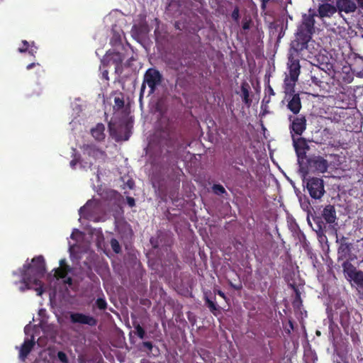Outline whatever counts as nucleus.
Listing matches in <instances>:
<instances>
[{
  "mask_svg": "<svg viewBox=\"0 0 363 363\" xmlns=\"http://www.w3.org/2000/svg\"><path fill=\"white\" fill-rule=\"evenodd\" d=\"M335 5L337 11L346 13L354 12L357 9L356 4L352 0H337Z\"/></svg>",
  "mask_w": 363,
  "mask_h": 363,
  "instance_id": "obj_15",
  "label": "nucleus"
},
{
  "mask_svg": "<svg viewBox=\"0 0 363 363\" xmlns=\"http://www.w3.org/2000/svg\"><path fill=\"white\" fill-rule=\"evenodd\" d=\"M96 306L100 310H105L107 308L106 301L104 298H98L96 301Z\"/></svg>",
  "mask_w": 363,
  "mask_h": 363,
  "instance_id": "obj_35",
  "label": "nucleus"
},
{
  "mask_svg": "<svg viewBox=\"0 0 363 363\" xmlns=\"http://www.w3.org/2000/svg\"><path fill=\"white\" fill-rule=\"evenodd\" d=\"M286 98L289 97L287 108L294 114L297 115L301 109V101L299 94L295 93V90L291 93H285Z\"/></svg>",
  "mask_w": 363,
  "mask_h": 363,
  "instance_id": "obj_13",
  "label": "nucleus"
},
{
  "mask_svg": "<svg viewBox=\"0 0 363 363\" xmlns=\"http://www.w3.org/2000/svg\"><path fill=\"white\" fill-rule=\"evenodd\" d=\"M230 286L235 290H240L242 289V285L240 284L238 285L233 284L231 281L229 283Z\"/></svg>",
  "mask_w": 363,
  "mask_h": 363,
  "instance_id": "obj_48",
  "label": "nucleus"
},
{
  "mask_svg": "<svg viewBox=\"0 0 363 363\" xmlns=\"http://www.w3.org/2000/svg\"><path fill=\"white\" fill-rule=\"evenodd\" d=\"M127 203L130 207H133L135 206V201L133 197L127 196L126 197Z\"/></svg>",
  "mask_w": 363,
  "mask_h": 363,
  "instance_id": "obj_42",
  "label": "nucleus"
},
{
  "mask_svg": "<svg viewBox=\"0 0 363 363\" xmlns=\"http://www.w3.org/2000/svg\"><path fill=\"white\" fill-rule=\"evenodd\" d=\"M342 108H347L348 107V104H346V106H344V105L340 106Z\"/></svg>",
  "mask_w": 363,
  "mask_h": 363,
  "instance_id": "obj_57",
  "label": "nucleus"
},
{
  "mask_svg": "<svg viewBox=\"0 0 363 363\" xmlns=\"http://www.w3.org/2000/svg\"><path fill=\"white\" fill-rule=\"evenodd\" d=\"M142 346L147 348L148 352H151L153 348V345L150 341L143 342Z\"/></svg>",
  "mask_w": 363,
  "mask_h": 363,
  "instance_id": "obj_40",
  "label": "nucleus"
},
{
  "mask_svg": "<svg viewBox=\"0 0 363 363\" xmlns=\"http://www.w3.org/2000/svg\"><path fill=\"white\" fill-rule=\"evenodd\" d=\"M133 35L137 38H144L150 32L148 23L146 21L134 25L132 28Z\"/></svg>",
  "mask_w": 363,
  "mask_h": 363,
  "instance_id": "obj_17",
  "label": "nucleus"
},
{
  "mask_svg": "<svg viewBox=\"0 0 363 363\" xmlns=\"http://www.w3.org/2000/svg\"><path fill=\"white\" fill-rule=\"evenodd\" d=\"M362 296H363V292L362 293Z\"/></svg>",
  "mask_w": 363,
  "mask_h": 363,
  "instance_id": "obj_63",
  "label": "nucleus"
},
{
  "mask_svg": "<svg viewBox=\"0 0 363 363\" xmlns=\"http://www.w3.org/2000/svg\"><path fill=\"white\" fill-rule=\"evenodd\" d=\"M35 46V43L34 42H32V44H31V48L34 47Z\"/></svg>",
  "mask_w": 363,
  "mask_h": 363,
  "instance_id": "obj_59",
  "label": "nucleus"
},
{
  "mask_svg": "<svg viewBox=\"0 0 363 363\" xmlns=\"http://www.w3.org/2000/svg\"><path fill=\"white\" fill-rule=\"evenodd\" d=\"M36 50H37V48L35 47V48H31L30 49H28V53L33 56H35V53H36Z\"/></svg>",
  "mask_w": 363,
  "mask_h": 363,
  "instance_id": "obj_50",
  "label": "nucleus"
},
{
  "mask_svg": "<svg viewBox=\"0 0 363 363\" xmlns=\"http://www.w3.org/2000/svg\"><path fill=\"white\" fill-rule=\"evenodd\" d=\"M358 4L359 6L363 9V0H358Z\"/></svg>",
  "mask_w": 363,
  "mask_h": 363,
  "instance_id": "obj_56",
  "label": "nucleus"
},
{
  "mask_svg": "<svg viewBox=\"0 0 363 363\" xmlns=\"http://www.w3.org/2000/svg\"><path fill=\"white\" fill-rule=\"evenodd\" d=\"M104 131L105 125L102 123H99L91 129V134L96 140L101 142L104 140L106 137Z\"/></svg>",
  "mask_w": 363,
  "mask_h": 363,
  "instance_id": "obj_20",
  "label": "nucleus"
},
{
  "mask_svg": "<svg viewBox=\"0 0 363 363\" xmlns=\"http://www.w3.org/2000/svg\"><path fill=\"white\" fill-rule=\"evenodd\" d=\"M322 218L328 224L335 223L337 220L336 210L335 206L331 204L326 205L322 211V217H313V220L316 225L315 231L317 232L318 236L323 235L326 228L325 223L322 220Z\"/></svg>",
  "mask_w": 363,
  "mask_h": 363,
  "instance_id": "obj_4",
  "label": "nucleus"
},
{
  "mask_svg": "<svg viewBox=\"0 0 363 363\" xmlns=\"http://www.w3.org/2000/svg\"><path fill=\"white\" fill-rule=\"evenodd\" d=\"M289 121L291 122L289 125L290 133L297 135H301L306 128V118L305 116H289Z\"/></svg>",
  "mask_w": 363,
  "mask_h": 363,
  "instance_id": "obj_9",
  "label": "nucleus"
},
{
  "mask_svg": "<svg viewBox=\"0 0 363 363\" xmlns=\"http://www.w3.org/2000/svg\"><path fill=\"white\" fill-rule=\"evenodd\" d=\"M155 21H156L157 23H158V22H159V20H158L157 18H155Z\"/></svg>",
  "mask_w": 363,
  "mask_h": 363,
  "instance_id": "obj_61",
  "label": "nucleus"
},
{
  "mask_svg": "<svg viewBox=\"0 0 363 363\" xmlns=\"http://www.w3.org/2000/svg\"><path fill=\"white\" fill-rule=\"evenodd\" d=\"M81 149L84 155L94 158L95 160L104 161L106 157L105 151L101 150L94 144H84L81 147Z\"/></svg>",
  "mask_w": 363,
  "mask_h": 363,
  "instance_id": "obj_11",
  "label": "nucleus"
},
{
  "mask_svg": "<svg viewBox=\"0 0 363 363\" xmlns=\"http://www.w3.org/2000/svg\"><path fill=\"white\" fill-rule=\"evenodd\" d=\"M303 183L312 199H320L325 193L324 182L321 178L309 177L305 178Z\"/></svg>",
  "mask_w": 363,
  "mask_h": 363,
  "instance_id": "obj_5",
  "label": "nucleus"
},
{
  "mask_svg": "<svg viewBox=\"0 0 363 363\" xmlns=\"http://www.w3.org/2000/svg\"><path fill=\"white\" fill-rule=\"evenodd\" d=\"M318 11L320 18H330L337 12L336 5L334 6L329 3L320 4Z\"/></svg>",
  "mask_w": 363,
  "mask_h": 363,
  "instance_id": "obj_16",
  "label": "nucleus"
},
{
  "mask_svg": "<svg viewBox=\"0 0 363 363\" xmlns=\"http://www.w3.org/2000/svg\"><path fill=\"white\" fill-rule=\"evenodd\" d=\"M163 76L156 68H149L143 76V83L140 87L139 100L141 102L144 96L146 85L149 87L148 96L153 94L157 88L161 85Z\"/></svg>",
  "mask_w": 363,
  "mask_h": 363,
  "instance_id": "obj_3",
  "label": "nucleus"
},
{
  "mask_svg": "<svg viewBox=\"0 0 363 363\" xmlns=\"http://www.w3.org/2000/svg\"><path fill=\"white\" fill-rule=\"evenodd\" d=\"M222 133H223V134H226V133H226V131H225L224 129H223V130H222Z\"/></svg>",
  "mask_w": 363,
  "mask_h": 363,
  "instance_id": "obj_58",
  "label": "nucleus"
},
{
  "mask_svg": "<svg viewBox=\"0 0 363 363\" xmlns=\"http://www.w3.org/2000/svg\"><path fill=\"white\" fill-rule=\"evenodd\" d=\"M261 2H262V4H261V9L264 11L266 9V8H267V4L264 2V1H261Z\"/></svg>",
  "mask_w": 363,
  "mask_h": 363,
  "instance_id": "obj_53",
  "label": "nucleus"
},
{
  "mask_svg": "<svg viewBox=\"0 0 363 363\" xmlns=\"http://www.w3.org/2000/svg\"><path fill=\"white\" fill-rule=\"evenodd\" d=\"M328 76V74H325L323 71L318 72V70L315 68L311 71V81L312 82L320 87L323 86L325 83V79Z\"/></svg>",
  "mask_w": 363,
  "mask_h": 363,
  "instance_id": "obj_21",
  "label": "nucleus"
},
{
  "mask_svg": "<svg viewBox=\"0 0 363 363\" xmlns=\"http://www.w3.org/2000/svg\"><path fill=\"white\" fill-rule=\"evenodd\" d=\"M124 56L119 52H111L110 50L106 52L104 58L101 60V64L104 67L111 65L114 66L115 72L121 74L123 72V62Z\"/></svg>",
  "mask_w": 363,
  "mask_h": 363,
  "instance_id": "obj_6",
  "label": "nucleus"
},
{
  "mask_svg": "<svg viewBox=\"0 0 363 363\" xmlns=\"http://www.w3.org/2000/svg\"><path fill=\"white\" fill-rule=\"evenodd\" d=\"M314 56V62L313 64L315 66V68L318 70L323 71L325 74L330 75L333 71V64L330 62V57L327 54L313 52L312 57Z\"/></svg>",
  "mask_w": 363,
  "mask_h": 363,
  "instance_id": "obj_7",
  "label": "nucleus"
},
{
  "mask_svg": "<svg viewBox=\"0 0 363 363\" xmlns=\"http://www.w3.org/2000/svg\"><path fill=\"white\" fill-rule=\"evenodd\" d=\"M347 238L345 236H342L340 240H337V242H340V246L338 247V254L342 256L346 257L348 255L352 249V243L347 242Z\"/></svg>",
  "mask_w": 363,
  "mask_h": 363,
  "instance_id": "obj_22",
  "label": "nucleus"
},
{
  "mask_svg": "<svg viewBox=\"0 0 363 363\" xmlns=\"http://www.w3.org/2000/svg\"><path fill=\"white\" fill-rule=\"evenodd\" d=\"M350 281H353L358 287L363 289V272L358 270Z\"/></svg>",
  "mask_w": 363,
  "mask_h": 363,
  "instance_id": "obj_27",
  "label": "nucleus"
},
{
  "mask_svg": "<svg viewBox=\"0 0 363 363\" xmlns=\"http://www.w3.org/2000/svg\"><path fill=\"white\" fill-rule=\"evenodd\" d=\"M102 77L106 80H108L109 79V78H108V72L107 69L103 70V72H102Z\"/></svg>",
  "mask_w": 363,
  "mask_h": 363,
  "instance_id": "obj_49",
  "label": "nucleus"
},
{
  "mask_svg": "<svg viewBox=\"0 0 363 363\" xmlns=\"http://www.w3.org/2000/svg\"><path fill=\"white\" fill-rule=\"evenodd\" d=\"M71 272V267L65 264V267H59L55 270V277L58 279L66 278L67 274Z\"/></svg>",
  "mask_w": 363,
  "mask_h": 363,
  "instance_id": "obj_26",
  "label": "nucleus"
},
{
  "mask_svg": "<svg viewBox=\"0 0 363 363\" xmlns=\"http://www.w3.org/2000/svg\"><path fill=\"white\" fill-rule=\"evenodd\" d=\"M270 97H271L270 96L265 94V96H264L262 101V108L263 107L264 105L266 107L267 106V104L269 103H270V101H271Z\"/></svg>",
  "mask_w": 363,
  "mask_h": 363,
  "instance_id": "obj_41",
  "label": "nucleus"
},
{
  "mask_svg": "<svg viewBox=\"0 0 363 363\" xmlns=\"http://www.w3.org/2000/svg\"><path fill=\"white\" fill-rule=\"evenodd\" d=\"M133 325L135 330V334L140 339H143L145 336V331L144 328L139 323L135 324L134 323Z\"/></svg>",
  "mask_w": 363,
  "mask_h": 363,
  "instance_id": "obj_30",
  "label": "nucleus"
},
{
  "mask_svg": "<svg viewBox=\"0 0 363 363\" xmlns=\"http://www.w3.org/2000/svg\"><path fill=\"white\" fill-rule=\"evenodd\" d=\"M313 43H314V41H313V40H312V38H311V43H309L310 46L313 45ZM309 50H310L312 52H313L312 51V50H314V48H312V49H311V47H309Z\"/></svg>",
  "mask_w": 363,
  "mask_h": 363,
  "instance_id": "obj_55",
  "label": "nucleus"
},
{
  "mask_svg": "<svg viewBox=\"0 0 363 363\" xmlns=\"http://www.w3.org/2000/svg\"><path fill=\"white\" fill-rule=\"evenodd\" d=\"M212 191L213 192L218 195L221 196L224 194H227V191L225 189V188L220 184H215L212 186Z\"/></svg>",
  "mask_w": 363,
  "mask_h": 363,
  "instance_id": "obj_29",
  "label": "nucleus"
},
{
  "mask_svg": "<svg viewBox=\"0 0 363 363\" xmlns=\"http://www.w3.org/2000/svg\"><path fill=\"white\" fill-rule=\"evenodd\" d=\"M69 320L72 323L87 325L90 327H94L98 323L97 319L94 316L78 312L71 313Z\"/></svg>",
  "mask_w": 363,
  "mask_h": 363,
  "instance_id": "obj_10",
  "label": "nucleus"
},
{
  "mask_svg": "<svg viewBox=\"0 0 363 363\" xmlns=\"http://www.w3.org/2000/svg\"><path fill=\"white\" fill-rule=\"evenodd\" d=\"M110 244L111 249L115 253L119 254L121 252V245L116 238H112L110 241Z\"/></svg>",
  "mask_w": 363,
  "mask_h": 363,
  "instance_id": "obj_31",
  "label": "nucleus"
},
{
  "mask_svg": "<svg viewBox=\"0 0 363 363\" xmlns=\"http://www.w3.org/2000/svg\"><path fill=\"white\" fill-rule=\"evenodd\" d=\"M252 23V19L250 17H245L242 20V28L243 30H247L250 28Z\"/></svg>",
  "mask_w": 363,
  "mask_h": 363,
  "instance_id": "obj_32",
  "label": "nucleus"
},
{
  "mask_svg": "<svg viewBox=\"0 0 363 363\" xmlns=\"http://www.w3.org/2000/svg\"><path fill=\"white\" fill-rule=\"evenodd\" d=\"M79 162V160L78 159H73L70 161V166L72 169H74L77 164Z\"/></svg>",
  "mask_w": 363,
  "mask_h": 363,
  "instance_id": "obj_46",
  "label": "nucleus"
},
{
  "mask_svg": "<svg viewBox=\"0 0 363 363\" xmlns=\"http://www.w3.org/2000/svg\"><path fill=\"white\" fill-rule=\"evenodd\" d=\"M114 104H115V105L113 106V108H116L117 110H120V109L123 108L124 106V104H125L123 98V97H115Z\"/></svg>",
  "mask_w": 363,
  "mask_h": 363,
  "instance_id": "obj_34",
  "label": "nucleus"
},
{
  "mask_svg": "<svg viewBox=\"0 0 363 363\" xmlns=\"http://www.w3.org/2000/svg\"><path fill=\"white\" fill-rule=\"evenodd\" d=\"M264 94L270 96L275 95V92L274 91V89H272L269 84V79H268L267 83L265 86Z\"/></svg>",
  "mask_w": 363,
  "mask_h": 363,
  "instance_id": "obj_37",
  "label": "nucleus"
},
{
  "mask_svg": "<svg viewBox=\"0 0 363 363\" xmlns=\"http://www.w3.org/2000/svg\"><path fill=\"white\" fill-rule=\"evenodd\" d=\"M292 137H294L292 135ZM294 147L298 157V162L306 158V151L309 149L307 141L303 138L295 139L293 138Z\"/></svg>",
  "mask_w": 363,
  "mask_h": 363,
  "instance_id": "obj_12",
  "label": "nucleus"
},
{
  "mask_svg": "<svg viewBox=\"0 0 363 363\" xmlns=\"http://www.w3.org/2000/svg\"><path fill=\"white\" fill-rule=\"evenodd\" d=\"M4 0H0V3L3 2Z\"/></svg>",
  "mask_w": 363,
  "mask_h": 363,
  "instance_id": "obj_62",
  "label": "nucleus"
},
{
  "mask_svg": "<svg viewBox=\"0 0 363 363\" xmlns=\"http://www.w3.org/2000/svg\"><path fill=\"white\" fill-rule=\"evenodd\" d=\"M343 272L348 280H350L351 278L358 272L356 267L349 261H345L342 264Z\"/></svg>",
  "mask_w": 363,
  "mask_h": 363,
  "instance_id": "obj_23",
  "label": "nucleus"
},
{
  "mask_svg": "<svg viewBox=\"0 0 363 363\" xmlns=\"http://www.w3.org/2000/svg\"><path fill=\"white\" fill-rule=\"evenodd\" d=\"M79 363H83V360L79 359Z\"/></svg>",
  "mask_w": 363,
  "mask_h": 363,
  "instance_id": "obj_60",
  "label": "nucleus"
},
{
  "mask_svg": "<svg viewBox=\"0 0 363 363\" xmlns=\"http://www.w3.org/2000/svg\"><path fill=\"white\" fill-rule=\"evenodd\" d=\"M127 184H128V186H129L130 189H132V188H133V184H134L133 182V181H130V180H129V181L128 182V183H127Z\"/></svg>",
  "mask_w": 363,
  "mask_h": 363,
  "instance_id": "obj_54",
  "label": "nucleus"
},
{
  "mask_svg": "<svg viewBox=\"0 0 363 363\" xmlns=\"http://www.w3.org/2000/svg\"><path fill=\"white\" fill-rule=\"evenodd\" d=\"M349 319L350 315L347 311L345 310L342 311L340 314V323L345 329H346L349 326Z\"/></svg>",
  "mask_w": 363,
  "mask_h": 363,
  "instance_id": "obj_28",
  "label": "nucleus"
},
{
  "mask_svg": "<svg viewBox=\"0 0 363 363\" xmlns=\"http://www.w3.org/2000/svg\"><path fill=\"white\" fill-rule=\"evenodd\" d=\"M45 272V262L42 255L34 257L30 264H25L23 267L22 273H27L28 276L33 277V284L37 286L35 290L38 296H41L43 293V284L40 279L44 277Z\"/></svg>",
  "mask_w": 363,
  "mask_h": 363,
  "instance_id": "obj_2",
  "label": "nucleus"
},
{
  "mask_svg": "<svg viewBox=\"0 0 363 363\" xmlns=\"http://www.w3.org/2000/svg\"><path fill=\"white\" fill-rule=\"evenodd\" d=\"M217 294L219 295L220 297H222L223 299L226 300L227 297L224 292H223L221 290L217 291Z\"/></svg>",
  "mask_w": 363,
  "mask_h": 363,
  "instance_id": "obj_51",
  "label": "nucleus"
},
{
  "mask_svg": "<svg viewBox=\"0 0 363 363\" xmlns=\"http://www.w3.org/2000/svg\"><path fill=\"white\" fill-rule=\"evenodd\" d=\"M307 170L324 173L328 167V162L321 156L312 155L306 157Z\"/></svg>",
  "mask_w": 363,
  "mask_h": 363,
  "instance_id": "obj_8",
  "label": "nucleus"
},
{
  "mask_svg": "<svg viewBox=\"0 0 363 363\" xmlns=\"http://www.w3.org/2000/svg\"><path fill=\"white\" fill-rule=\"evenodd\" d=\"M22 43H23V47L19 48L18 49V52H21V53L22 52H26L27 50H28V48H29V43H28V41L23 40Z\"/></svg>",
  "mask_w": 363,
  "mask_h": 363,
  "instance_id": "obj_38",
  "label": "nucleus"
},
{
  "mask_svg": "<svg viewBox=\"0 0 363 363\" xmlns=\"http://www.w3.org/2000/svg\"><path fill=\"white\" fill-rule=\"evenodd\" d=\"M66 264V260L65 259H62L60 261V267H65Z\"/></svg>",
  "mask_w": 363,
  "mask_h": 363,
  "instance_id": "obj_52",
  "label": "nucleus"
},
{
  "mask_svg": "<svg viewBox=\"0 0 363 363\" xmlns=\"http://www.w3.org/2000/svg\"><path fill=\"white\" fill-rule=\"evenodd\" d=\"M22 283L24 284L23 286H21L19 288V290L22 292L26 290L30 289V284H33V279L31 276H28L27 273H22Z\"/></svg>",
  "mask_w": 363,
  "mask_h": 363,
  "instance_id": "obj_25",
  "label": "nucleus"
},
{
  "mask_svg": "<svg viewBox=\"0 0 363 363\" xmlns=\"http://www.w3.org/2000/svg\"><path fill=\"white\" fill-rule=\"evenodd\" d=\"M204 301L209 311L216 316L220 313V307L216 303V296L210 298L207 294H204Z\"/></svg>",
  "mask_w": 363,
  "mask_h": 363,
  "instance_id": "obj_19",
  "label": "nucleus"
},
{
  "mask_svg": "<svg viewBox=\"0 0 363 363\" xmlns=\"http://www.w3.org/2000/svg\"><path fill=\"white\" fill-rule=\"evenodd\" d=\"M295 292H296V299L295 301H294V305L296 304V301H299V302H301V294H300V292L298 289H295Z\"/></svg>",
  "mask_w": 363,
  "mask_h": 363,
  "instance_id": "obj_45",
  "label": "nucleus"
},
{
  "mask_svg": "<svg viewBox=\"0 0 363 363\" xmlns=\"http://www.w3.org/2000/svg\"><path fill=\"white\" fill-rule=\"evenodd\" d=\"M250 86L246 82L242 83V99L243 103L247 106H250L252 104V100L250 99Z\"/></svg>",
  "mask_w": 363,
  "mask_h": 363,
  "instance_id": "obj_24",
  "label": "nucleus"
},
{
  "mask_svg": "<svg viewBox=\"0 0 363 363\" xmlns=\"http://www.w3.org/2000/svg\"><path fill=\"white\" fill-rule=\"evenodd\" d=\"M57 358L62 363H69L68 357L65 352L62 351H59L57 352Z\"/></svg>",
  "mask_w": 363,
  "mask_h": 363,
  "instance_id": "obj_36",
  "label": "nucleus"
},
{
  "mask_svg": "<svg viewBox=\"0 0 363 363\" xmlns=\"http://www.w3.org/2000/svg\"><path fill=\"white\" fill-rule=\"evenodd\" d=\"M232 19L236 23H239L240 21V8L238 6H235L232 13H231Z\"/></svg>",
  "mask_w": 363,
  "mask_h": 363,
  "instance_id": "obj_33",
  "label": "nucleus"
},
{
  "mask_svg": "<svg viewBox=\"0 0 363 363\" xmlns=\"http://www.w3.org/2000/svg\"><path fill=\"white\" fill-rule=\"evenodd\" d=\"M81 165L84 169L89 168L90 169H92L93 163L91 162H87L82 161L81 162Z\"/></svg>",
  "mask_w": 363,
  "mask_h": 363,
  "instance_id": "obj_43",
  "label": "nucleus"
},
{
  "mask_svg": "<svg viewBox=\"0 0 363 363\" xmlns=\"http://www.w3.org/2000/svg\"><path fill=\"white\" fill-rule=\"evenodd\" d=\"M34 345L35 340L33 337H32L30 340L27 339L24 340L19 351V358L21 360H25V359L31 352Z\"/></svg>",
  "mask_w": 363,
  "mask_h": 363,
  "instance_id": "obj_18",
  "label": "nucleus"
},
{
  "mask_svg": "<svg viewBox=\"0 0 363 363\" xmlns=\"http://www.w3.org/2000/svg\"><path fill=\"white\" fill-rule=\"evenodd\" d=\"M91 201H88L86 203L79 208V214H83L85 211H88V208L91 204Z\"/></svg>",
  "mask_w": 363,
  "mask_h": 363,
  "instance_id": "obj_39",
  "label": "nucleus"
},
{
  "mask_svg": "<svg viewBox=\"0 0 363 363\" xmlns=\"http://www.w3.org/2000/svg\"><path fill=\"white\" fill-rule=\"evenodd\" d=\"M337 363H340V362H337Z\"/></svg>",
  "mask_w": 363,
  "mask_h": 363,
  "instance_id": "obj_64",
  "label": "nucleus"
},
{
  "mask_svg": "<svg viewBox=\"0 0 363 363\" xmlns=\"http://www.w3.org/2000/svg\"><path fill=\"white\" fill-rule=\"evenodd\" d=\"M316 14H304L301 25L298 27L296 38L291 41L288 55L289 77L284 80V92L294 91L296 82L300 74V60L312 58L313 52L309 50L311 35L314 33Z\"/></svg>",
  "mask_w": 363,
  "mask_h": 363,
  "instance_id": "obj_1",
  "label": "nucleus"
},
{
  "mask_svg": "<svg viewBox=\"0 0 363 363\" xmlns=\"http://www.w3.org/2000/svg\"><path fill=\"white\" fill-rule=\"evenodd\" d=\"M63 282L65 284H67L69 286H72V284H73V279L70 277H66V278H64Z\"/></svg>",
  "mask_w": 363,
  "mask_h": 363,
  "instance_id": "obj_44",
  "label": "nucleus"
},
{
  "mask_svg": "<svg viewBox=\"0 0 363 363\" xmlns=\"http://www.w3.org/2000/svg\"><path fill=\"white\" fill-rule=\"evenodd\" d=\"M228 155L230 157L231 164H243V160L242 155L244 152V149L242 148L240 145H233V147H228Z\"/></svg>",
  "mask_w": 363,
  "mask_h": 363,
  "instance_id": "obj_14",
  "label": "nucleus"
},
{
  "mask_svg": "<svg viewBox=\"0 0 363 363\" xmlns=\"http://www.w3.org/2000/svg\"><path fill=\"white\" fill-rule=\"evenodd\" d=\"M40 67V65L39 63H35V62H32L29 65H27L26 67V69H31L32 68L35 67Z\"/></svg>",
  "mask_w": 363,
  "mask_h": 363,
  "instance_id": "obj_47",
  "label": "nucleus"
}]
</instances>
